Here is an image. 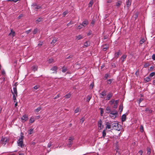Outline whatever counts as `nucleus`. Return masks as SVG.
Wrapping results in <instances>:
<instances>
[{"mask_svg":"<svg viewBox=\"0 0 155 155\" xmlns=\"http://www.w3.org/2000/svg\"><path fill=\"white\" fill-rule=\"evenodd\" d=\"M38 68V66H33L32 67V68L34 71H37V70Z\"/></svg>","mask_w":155,"mask_h":155,"instance_id":"nucleus-23","label":"nucleus"},{"mask_svg":"<svg viewBox=\"0 0 155 155\" xmlns=\"http://www.w3.org/2000/svg\"><path fill=\"white\" fill-rule=\"evenodd\" d=\"M121 54V52L120 50L118 51L115 54V58H117Z\"/></svg>","mask_w":155,"mask_h":155,"instance_id":"nucleus-16","label":"nucleus"},{"mask_svg":"<svg viewBox=\"0 0 155 155\" xmlns=\"http://www.w3.org/2000/svg\"><path fill=\"white\" fill-rule=\"evenodd\" d=\"M33 129H31L28 131V134L29 135H30V134H31L33 133Z\"/></svg>","mask_w":155,"mask_h":155,"instance_id":"nucleus-30","label":"nucleus"},{"mask_svg":"<svg viewBox=\"0 0 155 155\" xmlns=\"http://www.w3.org/2000/svg\"><path fill=\"white\" fill-rule=\"evenodd\" d=\"M145 111H148L149 113H151L152 112V110H150L148 108H146Z\"/></svg>","mask_w":155,"mask_h":155,"instance_id":"nucleus-43","label":"nucleus"},{"mask_svg":"<svg viewBox=\"0 0 155 155\" xmlns=\"http://www.w3.org/2000/svg\"><path fill=\"white\" fill-rule=\"evenodd\" d=\"M23 15H20L18 17V19H19L21 17H22Z\"/></svg>","mask_w":155,"mask_h":155,"instance_id":"nucleus-62","label":"nucleus"},{"mask_svg":"<svg viewBox=\"0 0 155 155\" xmlns=\"http://www.w3.org/2000/svg\"><path fill=\"white\" fill-rule=\"evenodd\" d=\"M93 4V1L92 0H91L88 6L89 7H91Z\"/></svg>","mask_w":155,"mask_h":155,"instance_id":"nucleus-33","label":"nucleus"},{"mask_svg":"<svg viewBox=\"0 0 155 155\" xmlns=\"http://www.w3.org/2000/svg\"><path fill=\"white\" fill-rule=\"evenodd\" d=\"M138 153H140V155H142L143 153V151L142 150H140L139 151Z\"/></svg>","mask_w":155,"mask_h":155,"instance_id":"nucleus-59","label":"nucleus"},{"mask_svg":"<svg viewBox=\"0 0 155 155\" xmlns=\"http://www.w3.org/2000/svg\"><path fill=\"white\" fill-rule=\"evenodd\" d=\"M35 121V118L33 117H31L30 120H29V122L31 123H33Z\"/></svg>","mask_w":155,"mask_h":155,"instance_id":"nucleus-20","label":"nucleus"},{"mask_svg":"<svg viewBox=\"0 0 155 155\" xmlns=\"http://www.w3.org/2000/svg\"><path fill=\"white\" fill-rule=\"evenodd\" d=\"M13 91H12V94L14 95L15 94L16 95V96H17V92L16 87V83H15L14 85V87L13 88Z\"/></svg>","mask_w":155,"mask_h":155,"instance_id":"nucleus-3","label":"nucleus"},{"mask_svg":"<svg viewBox=\"0 0 155 155\" xmlns=\"http://www.w3.org/2000/svg\"><path fill=\"white\" fill-rule=\"evenodd\" d=\"M98 129L99 130H101L104 127V125L102 124V121L101 120H100L98 121Z\"/></svg>","mask_w":155,"mask_h":155,"instance_id":"nucleus-4","label":"nucleus"},{"mask_svg":"<svg viewBox=\"0 0 155 155\" xmlns=\"http://www.w3.org/2000/svg\"><path fill=\"white\" fill-rule=\"evenodd\" d=\"M127 57V55L126 54H123L121 58H120V59L122 60V62H124V61L125 60V59Z\"/></svg>","mask_w":155,"mask_h":155,"instance_id":"nucleus-14","label":"nucleus"},{"mask_svg":"<svg viewBox=\"0 0 155 155\" xmlns=\"http://www.w3.org/2000/svg\"><path fill=\"white\" fill-rule=\"evenodd\" d=\"M80 111V108L77 107L74 110V113H77Z\"/></svg>","mask_w":155,"mask_h":155,"instance_id":"nucleus-37","label":"nucleus"},{"mask_svg":"<svg viewBox=\"0 0 155 155\" xmlns=\"http://www.w3.org/2000/svg\"><path fill=\"white\" fill-rule=\"evenodd\" d=\"M57 41V38H53V40L52 41V42H51V44H53V45Z\"/></svg>","mask_w":155,"mask_h":155,"instance_id":"nucleus-26","label":"nucleus"},{"mask_svg":"<svg viewBox=\"0 0 155 155\" xmlns=\"http://www.w3.org/2000/svg\"><path fill=\"white\" fill-rule=\"evenodd\" d=\"M28 116L26 114L24 115L21 117V120L22 122H24L28 120Z\"/></svg>","mask_w":155,"mask_h":155,"instance_id":"nucleus-5","label":"nucleus"},{"mask_svg":"<svg viewBox=\"0 0 155 155\" xmlns=\"http://www.w3.org/2000/svg\"><path fill=\"white\" fill-rule=\"evenodd\" d=\"M68 13V11H66L64 12L63 13V14L64 16H65Z\"/></svg>","mask_w":155,"mask_h":155,"instance_id":"nucleus-45","label":"nucleus"},{"mask_svg":"<svg viewBox=\"0 0 155 155\" xmlns=\"http://www.w3.org/2000/svg\"><path fill=\"white\" fill-rule=\"evenodd\" d=\"M123 109V107L122 105H120L119 106V110L120 112H121L122 111Z\"/></svg>","mask_w":155,"mask_h":155,"instance_id":"nucleus-41","label":"nucleus"},{"mask_svg":"<svg viewBox=\"0 0 155 155\" xmlns=\"http://www.w3.org/2000/svg\"><path fill=\"white\" fill-rule=\"evenodd\" d=\"M109 76V74H106L105 75L104 78L105 79H107Z\"/></svg>","mask_w":155,"mask_h":155,"instance_id":"nucleus-47","label":"nucleus"},{"mask_svg":"<svg viewBox=\"0 0 155 155\" xmlns=\"http://www.w3.org/2000/svg\"><path fill=\"white\" fill-rule=\"evenodd\" d=\"M73 140V138H72L71 137H70L69 139V143L67 144V146L68 147H70L71 146V145L72 144V140Z\"/></svg>","mask_w":155,"mask_h":155,"instance_id":"nucleus-7","label":"nucleus"},{"mask_svg":"<svg viewBox=\"0 0 155 155\" xmlns=\"http://www.w3.org/2000/svg\"><path fill=\"white\" fill-rule=\"evenodd\" d=\"M43 44V42H40L38 44V45L39 46H41Z\"/></svg>","mask_w":155,"mask_h":155,"instance_id":"nucleus-51","label":"nucleus"},{"mask_svg":"<svg viewBox=\"0 0 155 155\" xmlns=\"http://www.w3.org/2000/svg\"><path fill=\"white\" fill-rule=\"evenodd\" d=\"M48 63L49 64L53 63L54 62V59L52 58H50L47 61Z\"/></svg>","mask_w":155,"mask_h":155,"instance_id":"nucleus-22","label":"nucleus"},{"mask_svg":"<svg viewBox=\"0 0 155 155\" xmlns=\"http://www.w3.org/2000/svg\"><path fill=\"white\" fill-rule=\"evenodd\" d=\"M84 119L83 118H82L81 119L80 122H81V124H82L84 121Z\"/></svg>","mask_w":155,"mask_h":155,"instance_id":"nucleus-54","label":"nucleus"},{"mask_svg":"<svg viewBox=\"0 0 155 155\" xmlns=\"http://www.w3.org/2000/svg\"><path fill=\"white\" fill-rule=\"evenodd\" d=\"M105 125L106 126L105 128L106 129H110L111 128V125H112V123L110 121L106 122Z\"/></svg>","mask_w":155,"mask_h":155,"instance_id":"nucleus-6","label":"nucleus"},{"mask_svg":"<svg viewBox=\"0 0 155 155\" xmlns=\"http://www.w3.org/2000/svg\"><path fill=\"white\" fill-rule=\"evenodd\" d=\"M106 135V130L105 129L102 132V136L104 138L105 137Z\"/></svg>","mask_w":155,"mask_h":155,"instance_id":"nucleus-31","label":"nucleus"},{"mask_svg":"<svg viewBox=\"0 0 155 155\" xmlns=\"http://www.w3.org/2000/svg\"><path fill=\"white\" fill-rule=\"evenodd\" d=\"M110 114L111 115H113L116 116L117 114V112L116 110H114L110 112Z\"/></svg>","mask_w":155,"mask_h":155,"instance_id":"nucleus-19","label":"nucleus"},{"mask_svg":"<svg viewBox=\"0 0 155 155\" xmlns=\"http://www.w3.org/2000/svg\"><path fill=\"white\" fill-rule=\"evenodd\" d=\"M112 93H109L107 95L106 100H109L110 99V98L112 97Z\"/></svg>","mask_w":155,"mask_h":155,"instance_id":"nucleus-12","label":"nucleus"},{"mask_svg":"<svg viewBox=\"0 0 155 155\" xmlns=\"http://www.w3.org/2000/svg\"><path fill=\"white\" fill-rule=\"evenodd\" d=\"M92 97V96H91L90 95H88L87 97V102H89L90 99H91V98Z\"/></svg>","mask_w":155,"mask_h":155,"instance_id":"nucleus-34","label":"nucleus"},{"mask_svg":"<svg viewBox=\"0 0 155 155\" xmlns=\"http://www.w3.org/2000/svg\"><path fill=\"white\" fill-rule=\"evenodd\" d=\"M24 138L23 134L21 133L20 135V137L17 141L18 145L21 148H23L25 144H24L23 141Z\"/></svg>","mask_w":155,"mask_h":155,"instance_id":"nucleus-1","label":"nucleus"},{"mask_svg":"<svg viewBox=\"0 0 155 155\" xmlns=\"http://www.w3.org/2000/svg\"><path fill=\"white\" fill-rule=\"evenodd\" d=\"M62 72L63 73H65L67 70V68L66 67H65L64 66H63L62 67Z\"/></svg>","mask_w":155,"mask_h":155,"instance_id":"nucleus-28","label":"nucleus"},{"mask_svg":"<svg viewBox=\"0 0 155 155\" xmlns=\"http://www.w3.org/2000/svg\"><path fill=\"white\" fill-rule=\"evenodd\" d=\"M16 97L17 96H16V95H15V94H14L13 95V100H14V102H16Z\"/></svg>","mask_w":155,"mask_h":155,"instance_id":"nucleus-32","label":"nucleus"},{"mask_svg":"<svg viewBox=\"0 0 155 155\" xmlns=\"http://www.w3.org/2000/svg\"><path fill=\"white\" fill-rule=\"evenodd\" d=\"M126 118V115L125 114H123L122 116V121L123 122L125 120Z\"/></svg>","mask_w":155,"mask_h":155,"instance_id":"nucleus-25","label":"nucleus"},{"mask_svg":"<svg viewBox=\"0 0 155 155\" xmlns=\"http://www.w3.org/2000/svg\"><path fill=\"white\" fill-rule=\"evenodd\" d=\"M122 3L121 1H118L116 3V6L117 8H118L120 5Z\"/></svg>","mask_w":155,"mask_h":155,"instance_id":"nucleus-17","label":"nucleus"},{"mask_svg":"<svg viewBox=\"0 0 155 155\" xmlns=\"http://www.w3.org/2000/svg\"><path fill=\"white\" fill-rule=\"evenodd\" d=\"M51 145V143H49L48 145V147L50 148Z\"/></svg>","mask_w":155,"mask_h":155,"instance_id":"nucleus-55","label":"nucleus"},{"mask_svg":"<svg viewBox=\"0 0 155 155\" xmlns=\"http://www.w3.org/2000/svg\"><path fill=\"white\" fill-rule=\"evenodd\" d=\"M40 87V85H37L34 87V88L35 90H36L37 89H38V88H39Z\"/></svg>","mask_w":155,"mask_h":155,"instance_id":"nucleus-42","label":"nucleus"},{"mask_svg":"<svg viewBox=\"0 0 155 155\" xmlns=\"http://www.w3.org/2000/svg\"><path fill=\"white\" fill-rule=\"evenodd\" d=\"M57 70L58 67L56 66H54L51 69V70L54 71V72H53V73H57Z\"/></svg>","mask_w":155,"mask_h":155,"instance_id":"nucleus-10","label":"nucleus"},{"mask_svg":"<svg viewBox=\"0 0 155 155\" xmlns=\"http://www.w3.org/2000/svg\"><path fill=\"white\" fill-rule=\"evenodd\" d=\"M90 45V43L88 41H87L84 43V46L85 47H87Z\"/></svg>","mask_w":155,"mask_h":155,"instance_id":"nucleus-21","label":"nucleus"},{"mask_svg":"<svg viewBox=\"0 0 155 155\" xmlns=\"http://www.w3.org/2000/svg\"><path fill=\"white\" fill-rule=\"evenodd\" d=\"M88 24V21L87 20H85L82 22L81 25L85 27Z\"/></svg>","mask_w":155,"mask_h":155,"instance_id":"nucleus-9","label":"nucleus"},{"mask_svg":"<svg viewBox=\"0 0 155 155\" xmlns=\"http://www.w3.org/2000/svg\"><path fill=\"white\" fill-rule=\"evenodd\" d=\"M37 29H35L33 31V33L34 34H35L37 33Z\"/></svg>","mask_w":155,"mask_h":155,"instance_id":"nucleus-58","label":"nucleus"},{"mask_svg":"<svg viewBox=\"0 0 155 155\" xmlns=\"http://www.w3.org/2000/svg\"><path fill=\"white\" fill-rule=\"evenodd\" d=\"M72 56L70 55V56H69L66 59H69V58H72Z\"/></svg>","mask_w":155,"mask_h":155,"instance_id":"nucleus-63","label":"nucleus"},{"mask_svg":"<svg viewBox=\"0 0 155 155\" xmlns=\"http://www.w3.org/2000/svg\"><path fill=\"white\" fill-rule=\"evenodd\" d=\"M118 124L117 123H114L112 124V125L114 129V128L115 127H118Z\"/></svg>","mask_w":155,"mask_h":155,"instance_id":"nucleus-27","label":"nucleus"},{"mask_svg":"<svg viewBox=\"0 0 155 155\" xmlns=\"http://www.w3.org/2000/svg\"><path fill=\"white\" fill-rule=\"evenodd\" d=\"M152 58L154 60H155V54H153L152 56Z\"/></svg>","mask_w":155,"mask_h":155,"instance_id":"nucleus-57","label":"nucleus"},{"mask_svg":"<svg viewBox=\"0 0 155 155\" xmlns=\"http://www.w3.org/2000/svg\"><path fill=\"white\" fill-rule=\"evenodd\" d=\"M145 42V40L144 39H142L140 42V44L142 45Z\"/></svg>","mask_w":155,"mask_h":155,"instance_id":"nucleus-40","label":"nucleus"},{"mask_svg":"<svg viewBox=\"0 0 155 155\" xmlns=\"http://www.w3.org/2000/svg\"><path fill=\"white\" fill-rule=\"evenodd\" d=\"M106 95V91H104L103 92H102L100 94V97L101 98H102L104 96H105Z\"/></svg>","mask_w":155,"mask_h":155,"instance_id":"nucleus-15","label":"nucleus"},{"mask_svg":"<svg viewBox=\"0 0 155 155\" xmlns=\"http://www.w3.org/2000/svg\"><path fill=\"white\" fill-rule=\"evenodd\" d=\"M114 129L116 130H117L118 131H119V130H120V129L119 128L118 125V127H116L114 128Z\"/></svg>","mask_w":155,"mask_h":155,"instance_id":"nucleus-49","label":"nucleus"},{"mask_svg":"<svg viewBox=\"0 0 155 155\" xmlns=\"http://www.w3.org/2000/svg\"><path fill=\"white\" fill-rule=\"evenodd\" d=\"M71 96V94L68 93L65 96V97L67 98H69Z\"/></svg>","mask_w":155,"mask_h":155,"instance_id":"nucleus-35","label":"nucleus"},{"mask_svg":"<svg viewBox=\"0 0 155 155\" xmlns=\"http://www.w3.org/2000/svg\"><path fill=\"white\" fill-rule=\"evenodd\" d=\"M143 100V98H140V99L138 101V103L140 104L141 101H142Z\"/></svg>","mask_w":155,"mask_h":155,"instance_id":"nucleus-52","label":"nucleus"},{"mask_svg":"<svg viewBox=\"0 0 155 155\" xmlns=\"http://www.w3.org/2000/svg\"><path fill=\"white\" fill-rule=\"evenodd\" d=\"M9 140L7 138L2 137L0 141V143L3 146L5 145L8 142Z\"/></svg>","mask_w":155,"mask_h":155,"instance_id":"nucleus-2","label":"nucleus"},{"mask_svg":"<svg viewBox=\"0 0 155 155\" xmlns=\"http://www.w3.org/2000/svg\"><path fill=\"white\" fill-rule=\"evenodd\" d=\"M155 75V73L153 72L151 73L150 74V77H152Z\"/></svg>","mask_w":155,"mask_h":155,"instance_id":"nucleus-46","label":"nucleus"},{"mask_svg":"<svg viewBox=\"0 0 155 155\" xmlns=\"http://www.w3.org/2000/svg\"><path fill=\"white\" fill-rule=\"evenodd\" d=\"M41 109V107H38L35 110V111L36 112H38Z\"/></svg>","mask_w":155,"mask_h":155,"instance_id":"nucleus-44","label":"nucleus"},{"mask_svg":"<svg viewBox=\"0 0 155 155\" xmlns=\"http://www.w3.org/2000/svg\"><path fill=\"white\" fill-rule=\"evenodd\" d=\"M150 79L149 77H147L144 78V81L146 82H148L150 81Z\"/></svg>","mask_w":155,"mask_h":155,"instance_id":"nucleus-24","label":"nucleus"},{"mask_svg":"<svg viewBox=\"0 0 155 155\" xmlns=\"http://www.w3.org/2000/svg\"><path fill=\"white\" fill-rule=\"evenodd\" d=\"M100 114H101V115L102 116V114L103 113H104V110L102 108H100Z\"/></svg>","mask_w":155,"mask_h":155,"instance_id":"nucleus-38","label":"nucleus"},{"mask_svg":"<svg viewBox=\"0 0 155 155\" xmlns=\"http://www.w3.org/2000/svg\"><path fill=\"white\" fill-rule=\"evenodd\" d=\"M32 8L33 10L36 11L38 9H40L41 8V7L37 5H32Z\"/></svg>","mask_w":155,"mask_h":155,"instance_id":"nucleus-8","label":"nucleus"},{"mask_svg":"<svg viewBox=\"0 0 155 155\" xmlns=\"http://www.w3.org/2000/svg\"><path fill=\"white\" fill-rule=\"evenodd\" d=\"M60 96V94H58L56 96H55L54 98V99H55L59 97Z\"/></svg>","mask_w":155,"mask_h":155,"instance_id":"nucleus-48","label":"nucleus"},{"mask_svg":"<svg viewBox=\"0 0 155 155\" xmlns=\"http://www.w3.org/2000/svg\"><path fill=\"white\" fill-rule=\"evenodd\" d=\"M112 81V79H109V80H108L107 81V84H110L111 83Z\"/></svg>","mask_w":155,"mask_h":155,"instance_id":"nucleus-39","label":"nucleus"},{"mask_svg":"<svg viewBox=\"0 0 155 155\" xmlns=\"http://www.w3.org/2000/svg\"><path fill=\"white\" fill-rule=\"evenodd\" d=\"M42 20V18H39L38 19H37L36 20V22L37 23H38L39 22H40Z\"/></svg>","mask_w":155,"mask_h":155,"instance_id":"nucleus-36","label":"nucleus"},{"mask_svg":"<svg viewBox=\"0 0 155 155\" xmlns=\"http://www.w3.org/2000/svg\"><path fill=\"white\" fill-rule=\"evenodd\" d=\"M117 105L115 104V105L113 106V107H114V108H117Z\"/></svg>","mask_w":155,"mask_h":155,"instance_id":"nucleus-60","label":"nucleus"},{"mask_svg":"<svg viewBox=\"0 0 155 155\" xmlns=\"http://www.w3.org/2000/svg\"><path fill=\"white\" fill-rule=\"evenodd\" d=\"M31 31V30L30 29L28 31H25V33H26L27 34H29Z\"/></svg>","mask_w":155,"mask_h":155,"instance_id":"nucleus-50","label":"nucleus"},{"mask_svg":"<svg viewBox=\"0 0 155 155\" xmlns=\"http://www.w3.org/2000/svg\"><path fill=\"white\" fill-rule=\"evenodd\" d=\"M92 32L91 31H90L87 33V35L88 36H89L91 35V34Z\"/></svg>","mask_w":155,"mask_h":155,"instance_id":"nucleus-56","label":"nucleus"},{"mask_svg":"<svg viewBox=\"0 0 155 155\" xmlns=\"http://www.w3.org/2000/svg\"><path fill=\"white\" fill-rule=\"evenodd\" d=\"M83 38L84 37L83 36L81 35H79L76 37L75 39L77 40H78Z\"/></svg>","mask_w":155,"mask_h":155,"instance_id":"nucleus-13","label":"nucleus"},{"mask_svg":"<svg viewBox=\"0 0 155 155\" xmlns=\"http://www.w3.org/2000/svg\"><path fill=\"white\" fill-rule=\"evenodd\" d=\"M9 35L12 36V38L15 35V32L12 29L11 30V32L9 34Z\"/></svg>","mask_w":155,"mask_h":155,"instance_id":"nucleus-11","label":"nucleus"},{"mask_svg":"<svg viewBox=\"0 0 155 155\" xmlns=\"http://www.w3.org/2000/svg\"><path fill=\"white\" fill-rule=\"evenodd\" d=\"M106 110L107 111V113H109L111 112V110L110 107H106Z\"/></svg>","mask_w":155,"mask_h":155,"instance_id":"nucleus-29","label":"nucleus"},{"mask_svg":"<svg viewBox=\"0 0 155 155\" xmlns=\"http://www.w3.org/2000/svg\"><path fill=\"white\" fill-rule=\"evenodd\" d=\"M81 25H79V26H78V28H79V29H81L82 28Z\"/></svg>","mask_w":155,"mask_h":155,"instance_id":"nucleus-61","label":"nucleus"},{"mask_svg":"<svg viewBox=\"0 0 155 155\" xmlns=\"http://www.w3.org/2000/svg\"><path fill=\"white\" fill-rule=\"evenodd\" d=\"M131 0H128L126 2V5L127 7H128L131 5Z\"/></svg>","mask_w":155,"mask_h":155,"instance_id":"nucleus-18","label":"nucleus"},{"mask_svg":"<svg viewBox=\"0 0 155 155\" xmlns=\"http://www.w3.org/2000/svg\"><path fill=\"white\" fill-rule=\"evenodd\" d=\"M140 130L141 132H143V127L142 126H140Z\"/></svg>","mask_w":155,"mask_h":155,"instance_id":"nucleus-53","label":"nucleus"},{"mask_svg":"<svg viewBox=\"0 0 155 155\" xmlns=\"http://www.w3.org/2000/svg\"><path fill=\"white\" fill-rule=\"evenodd\" d=\"M115 104L118 105V104L119 103V101L118 100H116L115 101Z\"/></svg>","mask_w":155,"mask_h":155,"instance_id":"nucleus-64","label":"nucleus"}]
</instances>
